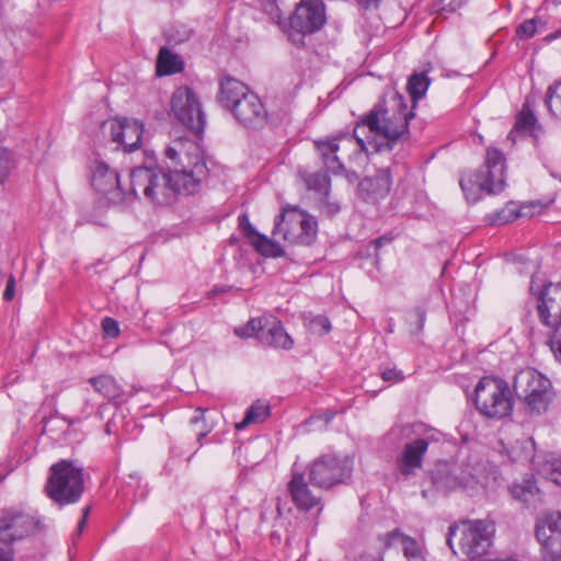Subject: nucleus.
I'll return each mask as SVG.
<instances>
[{"label": "nucleus", "instance_id": "36", "mask_svg": "<svg viewBox=\"0 0 561 561\" xmlns=\"http://www.w3.org/2000/svg\"><path fill=\"white\" fill-rule=\"evenodd\" d=\"M205 410L202 408H198L194 411V415L191 417V424L193 426L198 427L197 432V440L201 443L202 438L205 437L209 432L210 428L205 424L204 420Z\"/></svg>", "mask_w": 561, "mask_h": 561}, {"label": "nucleus", "instance_id": "26", "mask_svg": "<svg viewBox=\"0 0 561 561\" xmlns=\"http://www.w3.org/2000/svg\"><path fill=\"white\" fill-rule=\"evenodd\" d=\"M89 381L95 391L102 394L108 401H117L123 396L122 387L112 376L102 375L99 377H93Z\"/></svg>", "mask_w": 561, "mask_h": 561}, {"label": "nucleus", "instance_id": "46", "mask_svg": "<svg viewBox=\"0 0 561 561\" xmlns=\"http://www.w3.org/2000/svg\"><path fill=\"white\" fill-rule=\"evenodd\" d=\"M465 3L462 0H442V9L449 12H455L460 9Z\"/></svg>", "mask_w": 561, "mask_h": 561}, {"label": "nucleus", "instance_id": "11", "mask_svg": "<svg viewBox=\"0 0 561 561\" xmlns=\"http://www.w3.org/2000/svg\"><path fill=\"white\" fill-rule=\"evenodd\" d=\"M325 21L322 0H301L289 19V38L294 44L302 45L304 36L321 30Z\"/></svg>", "mask_w": 561, "mask_h": 561}, {"label": "nucleus", "instance_id": "39", "mask_svg": "<svg viewBox=\"0 0 561 561\" xmlns=\"http://www.w3.org/2000/svg\"><path fill=\"white\" fill-rule=\"evenodd\" d=\"M103 333L108 337H116L119 334L118 322L113 318L106 317L101 323Z\"/></svg>", "mask_w": 561, "mask_h": 561}, {"label": "nucleus", "instance_id": "13", "mask_svg": "<svg viewBox=\"0 0 561 561\" xmlns=\"http://www.w3.org/2000/svg\"><path fill=\"white\" fill-rule=\"evenodd\" d=\"M41 519L31 512L11 508L0 516V541L12 545L42 530Z\"/></svg>", "mask_w": 561, "mask_h": 561}, {"label": "nucleus", "instance_id": "47", "mask_svg": "<svg viewBox=\"0 0 561 561\" xmlns=\"http://www.w3.org/2000/svg\"><path fill=\"white\" fill-rule=\"evenodd\" d=\"M182 31H178V35L173 34V33H169L168 36L170 39H173L178 43L180 42H184L186 39L190 38L191 36V30L186 28L185 26H181Z\"/></svg>", "mask_w": 561, "mask_h": 561}, {"label": "nucleus", "instance_id": "33", "mask_svg": "<svg viewBox=\"0 0 561 561\" xmlns=\"http://www.w3.org/2000/svg\"><path fill=\"white\" fill-rule=\"evenodd\" d=\"M13 168V152L0 144V186L7 182Z\"/></svg>", "mask_w": 561, "mask_h": 561}, {"label": "nucleus", "instance_id": "54", "mask_svg": "<svg viewBox=\"0 0 561 561\" xmlns=\"http://www.w3.org/2000/svg\"><path fill=\"white\" fill-rule=\"evenodd\" d=\"M357 1H358V3L363 4L364 7H368L371 3L379 2L380 0H357Z\"/></svg>", "mask_w": 561, "mask_h": 561}, {"label": "nucleus", "instance_id": "50", "mask_svg": "<svg viewBox=\"0 0 561 561\" xmlns=\"http://www.w3.org/2000/svg\"><path fill=\"white\" fill-rule=\"evenodd\" d=\"M89 512H90V507L89 506H87V507H84L82 510V517L79 520L78 526H77V536H79L82 533V530H83V528L85 526V523H87V518H88Z\"/></svg>", "mask_w": 561, "mask_h": 561}, {"label": "nucleus", "instance_id": "43", "mask_svg": "<svg viewBox=\"0 0 561 561\" xmlns=\"http://www.w3.org/2000/svg\"><path fill=\"white\" fill-rule=\"evenodd\" d=\"M15 296V279L13 275H10L3 293V299L10 301Z\"/></svg>", "mask_w": 561, "mask_h": 561}, {"label": "nucleus", "instance_id": "49", "mask_svg": "<svg viewBox=\"0 0 561 561\" xmlns=\"http://www.w3.org/2000/svg\"><path fill=\"white\" fill-rule=\"evenodd\" d=\"M550 350L554 354L556 358L561 362V340L552 339L550 342Z\"/></svg>", "mask_w": 561, "mask_h": 561}, {"label": "nucleus", "instance_id": "15", "mask_svg": "<svg viewBox=\"0 0 561 561\" xmlns=\"http://www.w3.org/2000/svg\"><path fill=\"white\" fill-rule=\"evenodd\" d=\"M484 468L481 463H462L450 471L439 470L433 478L437 489L451 491L458 488L473 490L482 484Z\"/></svg>", "mask_w": 561, "mask_h": 561}, {"label": "nucleus", "instance_id": "29", "mask_svg": "<svg viewBox=\"0 0 561 561\" xmlns=\"http://www.w3.org/2000/svg\"><path fill=\"white\" fill-rule=\"evenodd\" d=\"M430 85V79L427 76L422 73H414L409 78L408 81V91L413 101H417L422 96H424Z\"/></svg>", "mask_w": 561, "mask_h": 561}, {"label": "nucleus", "instance_id": "41", "mask_svg": "<svg viewBox=\"0 0 561 561\" xmlns=\"http://www.w3.org/2000/svg\"><path fill=\"white\" fill-rule=\"evenodd\" d=\"M381 378L385 381L397 383V382L402 381L404 376H403V373L399 369L387 368L381 373Z\"/></svg>", "mask_w": 561, "mask_h": 561}, {"label": "nucleus", "instance_id": "35", "mask_svg": "<svg viewBox=\"0 0 561 561\" xmlns=\"http://www.w3.org/2000/svg\"><path fill=\"white\" fill-rule=\"evenodd\" d=\"M537 118L530 111L523 110L515 123V129L518 131L529 133L535 128Z\"/></svg>", "mask_w": 561, "mask_h": 561}, {"label": "nucleus", "instance_id": "31", "mask_svg": "<svg viewBox=\"0 0 561 561\" xmlns=\"http://www.w3.org/2000/svg\"><path fill=\"white\" fill-rule=\"evenodd\" d=\"M305 182L309 190H313L328 197L330 192V178L327 173L314 172L305 178Z\"/></svg>", "mask_w": 561, "mask_h": 561}, {"label": "nucleus", "instance_id": "34", "mask_svg": "<svg viewBox=\"0 0 561 561\" xmlns=\"http://www.w3.org/2000/svg\"><path fill=\"white\" fill-rule=\"evenodd\" d=\"M264 320L265 318L251 319L245 325L236 328L234 333L240 337H250L255 335L259 339V333L264 329Z\"/></svg>", "mask_w": 561, "mask_h": 561}, {"label": "nucleus", "instance_id": "40", "mask_svg": "<svg viewBox=\"0 0 561 561\" xmlns=\"http://www.w3.org/2000/svg\"><path fill=\"white\" fill-rule=\"evenodd\" d=\"M534 491H537V488L529 481H527V485H514L513 488V494L524 502H528L527 495H533Z\"/></svg>", "mask_w": 561, "mask_h": 561}, {"label": "nucleus", "instance_id": "30", "mask_svg": "<svg viewBox=\"0 0 561 561\" xmlns=\"http://www.w3.org/2000/svg\"><path fill=\"white\" fill-rule=\"evenodd\" d=\"M545 102L551 115L561 119V82L548 88Z\"/></svg>", "mask_w": 561, "mask_h": 561}, {"label": "nucleus", "instance_id": "57", "mask_svg": "<svg viewBox=\"0 0 561 561\" xmlns=\"http://www.w3.org/2000/svg\"><path fill=\"white\" fill-rule=\"evenodd\" d=\"M106 432L110 433V422L106 424Z\"/></svg>", "mask_w": 561, "mask_h": 561}, {"label": "nucleus", "instance_id": "16", "mask_svg": "<svg viewBox=\"0 0 561 561\" xmlns=\"http://www.w3.org/2000/svg\"><path fill=\"white\" fill-rule=\"evenodd\" d=\"M540 322L553 331L550 337L560 340L561 335V283L546 285L537 301Z\"/></svg>", "mask_w": 561, "mask_h": 561}, {"label": "nucleus", "instance_id": "44", "mask_svg": "<svg viewBox=\"0 0 561 561\" xmlns=\"http://www.w3.org/2000/svg\"><path fill=\"white\" fill-rule=\"evenodd\" d=\"M410 318L412 319H415L417 321V327H416V331H421L424 327V322H425V319H426V314H425V311L421 308H415L411 313H410Z\"/></svg>", "mask_w": 561, "mask_h": 561}, {"label": "nucleus", "instance_id": "60", "mask_svg": "<svg viewBox=\"0 0 561 561\" xmlns=\"http://www.w3.org/2000/svg\"><path fill=\"white\" fill-rule=\"evenodd\" d=\"M468 0H462L463 3H466Z\"/></svg>", "mask_w": 561, "mask_h": 561}, {"label": "nucleus", "instance_id": "4", "mask_svg": "<svg viewBox=\"0 0 561 561\" xmlns=\"http://www.w3.org/2000/svg\"><path fill=\"white\" fill-rule=\"evenodd\" d=\"M460 187L469 202H477L480 194H497L505 186V158L496 148L486 149L484 164L477 171L461 176Z\"/></svg>", "mask_w": 561, "mask_h": 561}, {"label": "nucleus", "instance_id": "55", "mask_svg": "<svg viewBox=\"0 0 561 561\" xmlns=\"http://www.w3.org/2000/svg\"><path fill=\"white\" fill-rule=\"evenodd\" d=\"M550 38L561 37V28L557 30L553 34L549 36Z\"/></svg>", "mask_w": 561, "mask_h": 561}, {"label": "nucleus", "instance_id": "5", "mask_svg": "<svg viewBox=\"0 0 561 561\" xmlns=\"http://www.w3.org/2000/svg\"><path fill=\"white\" fill-rule=\"evenodd\" d=\"M84 491L83 469L70 460H60L49 469L45 493L64 506L78 502Z\"/></svg>", "mask_w": 561, "mask_h": 561}, {"label": "nucleus", "instance_id": "19", "mask_svg": "<svg viewBox=\"0 0 561 561\" xmlns=\"http://www.w3.org/2000/svg\"><path fill=\"white\" fill-rule=\"evenodd\" d=\"M231 112L240 124L250 128L262 127L267 117V112L262 101L252 92L238 100L236 107Z\"/></svg>", "mask_w": 561, "mask_h": 561}, {"label": "nucleus", "instance_id": "37", "mask_svg": "<svg viewBox=\"0 0 561 561\" xmlns=\"http://www.w3.org/2000/svg\"><path fill=\"white\" fill-rule=\"evenodd\" d=\"M537 20L530 19L524 21L518 27L516 28V36L520 39H528L535 36L537 33V26H536Z\"/></svg>", "mask_w": 561, "mask_h": 561}, {"label": "nucleus", "instance_id": "8", "mask_svg": "<svg viewBox=\"0 0 561 561\" xmlns=\"http://www.w3.org/2000/svg\"><path fill=\"white\" fill-rule=\"evenodd\" d=\"M317 219L298 207H285L275 218L273 234L291 244L310 245L317 237Z\"/></svg>", "mask_w": 561, "mask_h": 561}, {"label": "nucleus", "instance_id": "7", "mask_svg": "<svg viewBox=\"0 0 561 561\" xmlns=\"http://www.w3.org/2000/svg\"><path fill=\"white\" fill-rule=\"evenodd\" d=\"M474 405L486 417L507 416L513 409L507 382L500 378H481L474 389Z\"/></svg>", "mask_w": 561, "mask_h": 561}, {"label": "nucleus", "instance_id": "1", "mask_svg": "<svg viewBox=\"0 0 561 561\" xmlns=\"http://www.w3.org/2000/svg\"><path fill=\"white\" fill-rule=\"evenodd\" d=\"M413 113L408 110L402 95L396 93L389 100H381L354 127L353 134H339L336 136L314 140L317 151L328 169L334 174L344 171L343 159L366 151V139L363 136L367 128L374 138H381L385 144L377 145V150L386 148L391 151L394 146L409 137V121Z\"/></svg>", "mask_w": 561, "mask_h": 561}, {"label": "nucleus", "instance_id": "14", "mask_svg": "<svg viewBox=\"0 0 561 561\" xmlns=\"http://www.w3.org/2000/svg\"><path fill=\"white\" fill-rule=\"evenodd\" d=\"M535 536L546 560L561 561V513L547 512L536 519Z\"/></svg>", "mask_w": 561, "mask_h": 561}, {"label": "nucleus", "instance_id": "9", "mask_svg": "<svg viewBox=\"0 0 561 561\" xmlns=\"http://www.w3.org/2000/svg\"><path fill=\"white\" fill-rule=\"evenodd\" d=\"M551 382L534 368L522 369L515 375L513 390L530 414H541L548 409Z\"/></svg>", "mask_w": 561, "mask_h": 561}, {"label": "nucleus", "instance_id": "58", "mask_svg": "<svg viewBox=\"0 0 561 561\" xmlns=\"http://www.w3.org/2000/svg\"><path fill=\"white\" fill-rule=\"evenodd\" d=\"M388 332L389 333H392L393 332V329L391 327H388Z\"/></svg>", "mask_w": 561, "mask_h": 561}, {"label": "nucleus", "instance_id": "21", "mask_svg": "<svg viewBox=\"0 0 561 561\" xmlns=\"http://www.w3.org/2000/svg\"><path fill=\"white\" fill-rule=\"evenodd\" d=\"M391 185L389 169H380L374 176H367L359 182L358 192L364 199L374 202L387 196Z\"/></svg>", "mask_w": 561, "mask_h": 561}, {"label": "nucleus", "instance_id": "27", "mask_svg": "<svg viewBox=\"0 0 561 561\" xmlns=\"http://www.w3.org/2000/svg\"><path fill=\"white\" fill-rule=\"evenodd\" d=\"M270 415V405L262 401L256 400L245 412L244 419L236 424L238 431L245 428L250 424L261 423Z\"/></svg>", "mask_w": 561, "mask_h": 561}, {"label": "nucleus", "instance_id": "18", "mask_svg": "<svg viewBox=\"0 0 561 561\" xmlns=\"http://www.w3.org/2000/svg\"><path fill=\"white\" fill-rule=\"evenodd\" d=\"M91 185L98 193L107 197L111 203L123 201L124 194L121 188L118 173L102 161H96L92 168Z\"/></svg>", "mask_w": 561, "mask_h": 561}, {"label": "nucleus", "instance_id": "56", "mask_svg": "<svg viewBox=\"0 0 561 561\" xmlns=\"http://www.w3.org/2000/svg\"><path fill=\"white\" fill-rule=\"evenodd\" d=\"M481 561H516V560H512V559H506V560L483 559Z\"/></svg>", "mask_w": 561, "mask_h": 561}, {"label": "nucleus", "instance_id": "2", "mask_svg": "<svg viewBox=\"0 0 561 561\" xmlns=\"http://www.w3.org/2000/svg\"><path fill=\"white\" fill-rule=\"evenodd\" d=\"M207 172L202 161L193 167H183L164 171L158 167H137L130 172V191L135 196H144L157 204H169L178 194H193Z\"/></svg>", "mask_w": 561, "mask_h": 561}, {"label": "nucleus", "instance_id": "42", "mask_svg": "<svg viewBox=\"0 0 561 561\" xmlns=\"http://www.w3.org/2000/svg\"><path fill=\"white\" fill-rule=\"evenodd\" d=\"M517 217H519V213L515 211L512 208H506L497 214V222L499 224L510 222V221H513L514 219H516Z\"/></svg>", "mask_w": 561, "mask_h": 561}, {"label": "nucleus", "instance_id": "52", "mask_svg": "<svg viewBox=\"0 0 561 561\" xmlns=\"http://www.w3.org/2000/svg\"><path fill=\"white\" fill-rule=\"evenodd\" d=\"M14 552L12 549H4L0 547V561H13Z\"/></svg>", "mask_w": 561, "mask_h": 561}, {"label": "nucleus", "instance_id": "38", "mask_svg": "<svg viewBox=\"0 0 561 561\" xmlns=\"http://www.w3.org/2000/svg\"><path fill=\"white\" fill-rule=\"evenodd\" d=\"M238 222L240 230L242 231V233L249 240L250 243L256 238V236L260 234V232H257L250 222V219L247 214H241L238 217Z\"/></svg>", "mask_w": 561, "mask_h": 561}, {"label": "nucleus", "instance_id": "25", "mask_svg": "<svg viewBox=\"0 0 561 561\" xmlns=\"http://www.w3.org/2000/svg\"><path fill=\"white\" fill-rule=\"evenodd\" d=\"M184 62L181 57L172 53L169 48L162 47L157 58V73L160 76H169L181 72Z\"/></svg>", "mask_w": 561, "mask_h": 561}, {"label": "nucleus", "instance_id": "24", "mask_svg": "<svg viewBox=\"0 0 561 561\" xmlns=\"http://www.w3.org/2000/svg\"><path fill=\"white\" fill-rule=\"evenodd\" d=\"M397 541L402 546L407 561H425L423 548L415 538L400 533L399 529H394L387 535L386 546L391 547Z\"/></svg>", "mask_w": 561, "mask_h": 561}, {"label": "nucleus", "instance_id": "51", "mask_svg": "<svg viewBox=\"0 0 561 561\" xmlns=\"http://www.w3.org/2000/svg\"><path fill=\"white\" fill-rule=\"evenodd\" d=\"M391 241H392L391 237L382 236V237H379V238H376L375 240H373L371 243L374 244L376 250H379L383 244L390 243Z\"/></svg>", "mask_w": 561, "mask_h": 561}, {"label": "nucleus", "instance_id": "32", "mask_svg": "<svg viewBox=\"0 0 561 561\" xmlns=\"http://www.w3.org/2000/svg\"><path fill=\"white\" fill-rule=\"evenodd\" d=\"M304 321L312 334L325 335L331 331V322L325 316H312L309 313L304 317Z\"/></svg>", "mask_w": 561, "mask_h": 561}, {"label": "nucleus", "instance_id": "45", "mask_svg": "<svg viewBox=\"0 0 561 561\" xmlns=\"http://www.w3.org/2000/svg\"><path fill=\"white\" fill-rule=\"evenodd\" d=\"M549 478L557 484L561 485V461H554L551 463V471Z\"/></svg>", "mask_w": 561, "mask_h": 561}, {"label": "nucleus", "instance_id": "59", "mask_svg": "<svg viewBox=\"0 0 561 561\" xmlns=\"http://www.w3.org/2000/svg\"><path fill=\"white\" fill-rule=\"evenodd\" d=\"M213 291H214V293H218V291H219V289H218L217 287H215V288L213 289Z\"/></svg>", "mask_w": 561, "mask_h": 561}, {"label": "nucleus", "instance_id": "53", "mask_svg": "<svg viewBox=\"0 0 561 561\" xmlns=\"http://www.w3.org/2000/svg\"><path fill=\"white\" fill-rule=\"evenodd\" d=\"M329 213L334 215L340 210V206L335 203L328 204Z\"/></svg>", "mask_w": 561, "mask_h": 561}, {"label": "nucleus", "instance_id": "3", "mask_svg": "<svg viewBox=\"0 0 561 561\" xmlns=\"http://www.w3.org/2000/svg\"><path fill=\"white\" fill-rule=\"evenodd\" d=\"M399 431L402 435L411 437L400 455L396 459V470L399 478L409 480L414 477L423 466V457L428 449L431 443H438L442 433L423 423H414L412 425H403L392 428L391 433Z\"/></svg>", "mask_w": 561, "mask_h": 561}, {"label": "nucleus", "instance_id": "48", "mask_svg": "<svg viewBox=\"0 0 561 561\" xmlns=\"http://www.w3.org/2000/svg\"><path fill=\"white\" fill-rule=\"evenodd\" d=\"M165 156L172 160V161H175L176 159H180V164H181V168L182 169L183 167H185L184 164H182V157H181V152L173 146H169L167 149H165Z\"/></svg>", "mask_w": 561, "mask_h": 561}, {"label": "nucleus", "instance_id": "12", "mask_svg": "<svg viewBox=\"0 0 561 561\" xmlns=\"http://www.w3.org/2000/svg\"><path fill=\"white\" fill-rule=\"evenodd\" d=\"M171 110L178 121L195 135L204 131L206 118L196 93L188 87L178 88L171 99Z\"/></svg>", "mask_w": 561, "mask_h": 561}, {"label": "nucleus", "instance_id": "23", "mask_svg": "<svg viewBox=\"0 0 561 561\" xmlns=\"http://www.w3.org/2000/svg\"><path fill=\"white\" fill-rule=\"evenodd\" d=\"M249 92V88L244 83L234 78L226 77L220 80L218 101L224 107L232 111L238 100L243 99Z\"/></svg>", "mask_w": 561, "mask_h": 561}, {"label": "nucleus", "instance_id": "6", "mask_svg": "<svg viewBox=\"0 0 561 561\" xmlns=\"http://www.w3.org/2000/svg\"><path fill=\"white\" fill-rule=\"evenodd\" d=\"M460 534L459 550L467 558L474 560L485 554L492 545L495 534V524L489 519L465 520L459 526L448 528L447 545L456 553L453 538Z\"/></svg>", "mask_w": 561, "mask_h": 561}, {"label": "nucleus", "instance_id": "20", "mask_svg": "<svg viewBox=\"0 0 561 561\" xmlns=\"http://www.w3.org/2000/svg\"><path fill=\"white\" fill-rule=\"evenodd\" d=\"M287 492L299 511L309 512L313 507H318V513L322 511L320 496L311 491L302 472L293 469Z\"/></svg>", "mask_w": 561, "mask_h": 561}, {"label": "nucleus", "instance_id": "17", "mask_svg": "<svg viewBox=\"0 0 561 561\" xmlns=\"http://www.w3.org/2000/svg\"><path fill=\"white\" fill-rule=\"evenodd\" d=\"M103 128L111 139L121 146L124 151L131 152L140 145L144 124L138 119L115 118L103 124Z\"/></svg>", "mask_w": 561, "mask_h": 561}, {"label": "nucleus", "instance_id": "22", "mask_svg": "<svg viewBox=\"0 0 561 561\" xmlns=\"http://www.w3.org/2000/svg\"><path fill=\"white\" fill-rule=\"evenodd\" d=\"M259 341L274 348L290 350L294 341L276 318H265L264 329L259 333Z\"/></svg>", "mask_w": 561, "mask_h": 561}, {"label": "nucleus", "instance_id": "10", "mask_svg": "<svg viewBox=\"0 0 561 561\" xmlns=\"http://www.w3.org/2000/svg\"><path fill=\"white\" fill-rule=\"evenodd\" d=\"M353 460L347 456L323 455L309 467L310 482L321 489L344 483L352 474Z\"/></svg>", "mask_w": 561, "mask_h": 561}, {"label": "nucleus", "instance_id": "28", "mask_svg": "<svg viewBox=\"0 0 561 561\" xmlns=\"http://www.w3.org/2000/svg\"><path fill=\"white\" fill-rule=\"evenodd\" d=\"M255 250L264 256L282 257L285 252L283 248L275 241L268 239L266 236L260 233L251 242Z\"/></svg>", "mask_w": 561, "mask_h": 561}]
</instances>
